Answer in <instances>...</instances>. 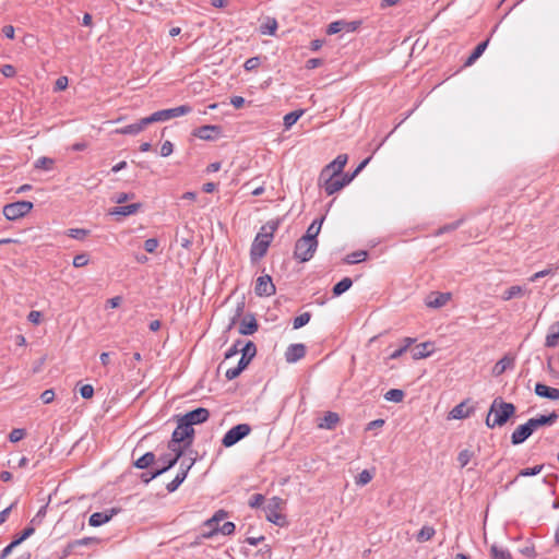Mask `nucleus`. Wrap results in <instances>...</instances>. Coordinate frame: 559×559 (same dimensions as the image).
I'll list each match as a JSON object with an SVG mask.
<instances>
[{"mask_svg":"<svg viewBox=\"0 0 559 559\" xmlns=\"http://www.w3.org/2000/svg\"><path fill=\"white\" fill-rule=\"evenodd\" d=\"M306 355V346L304 344H292L285 352V358L287 362H296L304 358Z\"/></svg>","mask_w":559,"mask_h":559,"instance_id":"412c9836","label":"nucleus"},{"mask_svg":"<svg viewBox=\"0 0 559 559\" xmlns=\"http://www.w3.org/2000/svg\"><path fill=\"white\" fill-rule=\"evenodd\" d=\"M156 456L153 452H146L134 462V466L139 469H144L154 464Z\"/></svg>","mask_w":559,"mask_h":559,"instance_id":"473e14b6","label":"nucleus"},{"mask_svg":"<svg viewBox=\"0 0 559 559\" xmlns=\"http://www.w3.org/2000/svg\"><path fill=\"white\" fill-rule=\"evenodd\" d=\"M559 344V321L551 324L545 341L546 347H556Z\"/></svg>","mask_w":559,"mask_h":559,"instance_id":"a878e982","label":"nucleus"},{"mask_svg":"<svg viewBox=\"0 0 559 559\" xmlns=\"http://www.w3.org/2000/svg\"><path fill=\"white\" fill-rule=\"evenodd\" d=\"M69 80L67 76H59L55 82V91H63L67 88Z\"/></svg>","mask_w":559,"mask_h":559,"instance_id":"e2e57ef3","label":"nucleus"},{"mask_svg":"<svg viewBox=\"0 0 559 559\" xmlns=\"http://www.w3.org/2000/svg\"><path fill=\"white\" fill-rule=\"evenodd\" d=\"M194 459H192L190 461V463H188L187 465V468H182L181 471L178 472V474L176 475V477L167 484L166 486V489L168 492H174L178 489V487L183 483V480L186 479L187 475H188V472L189 469L191 468V466L194 464Z\"/></svg>","mask_w":559,"mask_h":559,"instance_id":"393cba45","label":"nucleus"},{"mask_svg":"<svg viewBox=\"0 0 559 559\" xmlns=\"http://www.w3.org/2000/svg\"><path fill=\"white\" fill-rule=\"evenodd\" d=\"M283 504V499L280 497H273L269 500L265 506L266 520L276 524L282 525L284 521V515L278 512Z\"/></svg>","mask_w":559,"mask_h":559,"instance_id":"1a4fd4ad","label":"nucleus"},{"mask_svg":"<svg viewBox=\"0 0 559 559\" xmlns=\"http://www.w3.org/2000/svg\"><path fill=\"white\" fill-rule=\"evenodd\" d=\"M34 532H35L34 527L27 526L12 542L15 543L16 546H19L21 543H23L25 539H27L29 536H32L34 534Z\"/></svg>","mask_w":559,"mask_h":559,"instance_id":"de8ad7c7","label":"nucleus"},{"mask_svg":"<svg viewBox=\"0 0 559 559\" xmlns=\"http://www.w3.org/2000/svg\"><path fill=\"white\" fill-rule=\"evenodd\" d=\"M278 224V221H270L266 225L262 226L261 231L258 233L251 246L250 254L252 260H258L265 255Z\"/></svg>","mask_w":559,"mask_h":559,"instance_id":"f03ea898","label":"nucleus"},{"mask_svg":"<svg viewBox=\"0 0 559 559\" xmlns=\"http://www.w3.org/2000/svg\"><path fill=\"white\" fill-rule=\"evenodd\" d=\"M304 110H295L284 116L285 129H290L297 120L302 116Z\"/></svg>","mask_w":559,"mask_h":559,"instance_id":"a19ab883","label":"nucleus"},{"mask_svg":"<svg viewBox=\"0 0 559 559\" xmlns=\"http://www.w3.org/2000/svg\"><path fill=\"white\" fill-rule=\"evenodd\" d=\"M435 534H436V531L432 526L425 525L417 533L416 540L419 543L430 540L435 536Z\"/></svg>","mask_w":559,"mask_h":559,"instance_id":"e433bc0d","label":"nucleus"},{"mask_svg":"<svg viewBox=\"0 0 559 559\" xmlns=\"http://www.w3.org/2000/svg\"><path fill=\"white\" fill-rule=\"evenodd\" d=\"M53 165V160L49 157H40L35 163V168L43 170H50Z\"/></svg>","mask_w":559,"mask_h":559,"instance_id":"8fccbe9b","label":"nucleus"},{"mask_svg":"<svg viewBox=\"0 0 559 559\" xmlns=\"http://www.w3.org/2000/svg\"><path fill=\"white\" fill-rule=\"evenodd\" d=\"M360 25H361V21H349V22L343 21V20L335 21V22H332L331 24H329L326 34L334 35L342 31H345L347 33L355 32L358 29V27Z\"/></svg>","mask_w":559,"mask_h":559,"instance_id":"4468645a","label":"nucleus"},{"mask_svg":"<svg viewBox=\"0 0 559 559\" xmlns=\"http://www.w3.org/2000/svg\"><path fill=\"white\" fill-rule=\"evenodd\" d=\"M264 496L261 493H254L249 499V506L253 509L261 507L264 503Z\"/></svg>","mask_w":559,"mask_h":559,"instance_id":"864d4df0","label":"nucleus"},{"mask_svg":"<svg viewBox=\"0 0 559 559\" xmlns=\"http://www.w3.org/2000/svg\"><path fill=\"white\" fill-rule=\"evenodd\" d=\"M242 344L241 341H237L225 354V359H229L234 356H236L239 352H241V348L239 347Z\"/></svg>","mask_w":559,"mask_h":559,"instance_id":"052dcab7","label":"nucleus"},{"mask_svg":"<svg viewBox=\"0 0 559 559\" xmlns=\"http://www.w3.org/2000/svg\"><path fill=\"white\" fill-rule=\"evenodd\" d=\"M87 234L88 230L83 228H71L68 230V236L78 240L84 239Z\"/></svg>","mask_w":559,"mask_h":559,"instance_id":"603ef678","label":"nucleus"},{"mask_svg":"<svg viewBox=\"0 0 559 559\" xmlns=\"http://www.w3.org/2000/svg\"><path fill=\"white\" fill-rule=\"evenodd\" d=\"M557 269L558 267L556 266V267H549V269H545L543 271L536 272L535 274H533L530 277V282H536L537 280H539L542 277L554 274Z\"/></svg>","mask_w":559,"mask_h":559,"instance_id":"5fc2aeb1","label":"nucleus"},{"mask_svg":"<svg viewBox=\"0 0 559 559\" xmlns=\"http://www.w3.org/2000/svg\"><path fill=\"white\" fill-rule=\"evenodd\" d=\"M298 246H299V239L296 241V245H295V250H294V258L299 260L300 262H307L309 261L316 251H312L311 249L310 252H305V251H308L307 250V247H304L302 249H298Z\"/></svg>","mask_w":559,"mask_h":559,"instance_id":"f704fd0d","label":"nucleus"},{"mask_svg":"<svg viewBox=\"0 0 559 559\" xmlns=\"http://www.w3.org/2000/svg\"><path fill=\"white\" fill-rule=\"evenodd\" d=\"M513 365V359L509 357L501 358L493 367V374L500 376L509 367Z\"/></svg>","mask_w":559,"mask_h":559,"instance_id":"58836bf2","label":"nucleus"},{"mask_svg":"<svg viewBox=\"0 0 559 559\" xmlns=\"http://www.w3.org/2000/svg\"><path fill=\"white\" fill-rule=\"evenodd\" d=\"M88 263V255L85 253L76 254L73 259V265L75 267L85 266Z\"/></svg>","mask_w":559,"mask_h":559,"instance_id":"bf43d9fd","label":"nucleus"},{"mask_svg":"<svg viewBox=\"0 0 559 559\" xmlns=\"http://www.w3.org/2000/svg\"><path fill=\"white\" fill-rule=\"evenodd\" d=\"M25 430L21 428L13 429L9 435V440L11 442H19L25 437Z\"/></svg>","mask_w":559,"mask_h":559,"instance_id":"4d7b16f0","label":"nucleus"},{"mask_svg":"<svg viewBox=\"0 0 559 559\" xmlns=\"http://www.w3.org/2000/svg\"><path fill=\"white\" fill-rule=\"evenodd\" d=\"M490 557L491 559H513L511 552L507 548L496 544L490 547Z\"/></svg>","mask_w":559,"mask_h":559,"instance_id":"72a5a7b5","label":"nucleus"},{"mask_svg":"<svg viewBox=\"0 0 559 559\" xmlns=\"http://www.w3.org/2000/svg\"><path fill=\"white\" fill-rule=\"evenodd\" d=\"M83 399H91L94 395V388L91 384H85L80 389Z\"/></svg>","mask_w":559,"mask_h":559,"instance_id":"69168bd1","label":"nucleus"},{"mask_svg":"<svg viewBox=\"0 0 559 559\" xmlns=\"http://www.w3.org/2000/svg\"><path fill=\"white\" fill-rule=\"evenodd\" d=\"M187 448L188 447H185V444L181 442H178V445L170 447V441H169L168 449L173 453H167V454H164L158 457V462H166V459H167V465H165L163 467L155 468L152 473V477H158L159 475L164 474L165 472H167L168 469L174 467L177 464V462L179 461V459L182 456L185 449H187Z\"/></svg>","mask_w":559,"mask_h":559,"instance_id":"7ed1b4c3","label":"nucleus"},{"mask_svg":"<svg viewBox=\"0 0 559 559\" xmlns=\"http://www.w3.org/2000/svg\"><path fill=\"white\" fill-rule=\"evenodd\" d=\"M558 419V414L556 412L550 413L549 415H539L535 418H530L528 421L532 426L533 431L537 430L544 426H551Z\"/></svg>","mask_w":559,"mask_h":559,"instance_id":"4be33fe9","label":"nucleus"},{"mask_svg":"<svg viewBox=\"0 0 559 559\" xmlns=\"http://www.w3.org/2000/svg\"><path fill=\"white\" fill-rule=\"evenodd\" d=\"M543 468H544L543 464L536 465L533 467L523 468L520 471L518 476H521V477L535 476V475L539 474L543 471Z\"/></svg>","mask_w":559,"mask_h":559,"instance_id":"09e8293b","label":"nucleus"},{"mask_svg":"<svg viewBox=\"0 0 559 559\" xmlns=\"http://www.w3.org/2000/svg\"><path fill=\"white\" fill-rule=\"evenodd\" d=\"M235 524L233 522H225L221 527H215L210 530L207 533H203L204 538H211L216 533H222L223 535H231L235 532Z\"/></svg>","mask_w":559,"mask_h":559,"instance_id":"cd10ccee","label":"nucleus"},{"mask_svg":"<svg viewBox=\"0 0 559 559\" xmlns=\"http://www.w3.org/2000/svg\"><path fill=\"white\" fill-rule=\"evenodd\" d=\"M432 353V344L429 342L421 343L413 348L412 356L414 359L428 357Z\"/></svg>","mask_w":559,"mask_h":559,"instance_id":"c85d7f7f","label":"nucleus"},{"mask_svg":"<svg viewBox=\"0 0 559 559\" xmlns=\"http://www.w3.org/2000/svg\"><path fill=\"white\" fill-rule=\"evenodd\" d=\"M192 108L189 105H181L175 108H168V109H162L158 111L153 112L148 117H146V120L148 124L155 123V122H164L168 121L170 119L188 115L191 112Z\"/></svg>","mask_w":559,"mask_h":559,"instance_id":"20e7f679","label":"nucleus"},{"mask_svg":"<svg viewBox=\"0 0 559 559\" xmlns=\"http://www.w3.org/2000/svg\"><path fill=\"white\" fill-rule=\"evenodd\" d=\"M515 406L512 403L504 402L501 397L493 400L486 417L488 428L501 427L515 414Z\"/></svg>","mask_w":559,"mask_h":559,"instance_id":"f257e3e1","label":"nucleus"},{"mask_svg":"<svg viewBox=\"0 0 559 559\" xmlns=\"http://www.w3.org/2000/svg\"><path fill=\"white\" fill-rule=\"evenodd\" d=\"M535 394L539 397L557 401L559 400V389L548 386L544 383H536L535 385Z\"/></svg>","mask_w":559,"mask_h":559,"instance_id":"5701e85b","label":"nucleus"},{"mask_svg":"<svg viewBox=\"0 0 559 559\" xmlns=\"http://www.w3.org/2000/svg\"><path fill=\"white\" fill-rule=\"evenodd\" d=\"M158 247V240L156 238H148L144 241V249L148 253H154Z\"/></svg>","mask_w":559,"mask_h":559,"instance_id":"13d9d810","label":"nucleus"},{"mask_svg":"<svg viewBox=\"0 0 559 559\" xmlns=\"http://www.w3.org/2000/svg\"><path fill=\"white\" fill-rule=\"evenodd\" d=\"M27 320L31 322V323H34V324H39L40 321H41V312L39 311H36V310H32L28 316H27Z\"/></svg>","mask_w":559,"mask_h":559,"instance_id":"774afa93","label":"nucleus"},{"mask_svg":"<svg viewBox=\"0 0 559 559\" xmlns=\"http://www.w3.org/2000/svg\"><path fill=\"white\" fill-rule=\"evenodd\" d=\"M488 43H489V39L485 40V41H481L479 43L475 49L473 50V52L469 55V57L466 59L464 66L465 67H469L472 66L483 53L484 51L486 50L487 46H488Z\"/></svg>","mask_w":559,"mask_h":559,"instance_id":"2f4dec72","label":"nucleus"},{"mask_svg":"<svg viewBox=\"0 0 559 559\" xmlns=\"http://www.w3.org/2000/svg\"><path fill=\"white\" fill-rule=\"evenodd\" d=\"M251 432L248 424H238L230 428L222 439V444L230 448Z\"/></svg>","mask_w":559,"mask_h":559,"instance_id":"6e6552de","label":"nucleus"},{"mask_svg":"<svg viewBox=\"0 0 559 559\" xmlns=\"http://www.w3.org/2000/svg\"><path fill=\"white\" fill-rule=\"evenodd\" d=\"M324 221V217H321L319 219H314L310 226L308 227L306 235L299 238V246L298 249H302L304 247H307L308 252H310L309 249L312 251H317L318 248V240L317 236L319 235L321 230L322 223ZM307 253V251H305Z\"/></svg>","mask_w":559,"mask_h":559,"instance_id":"39448f33","label":"nucleus"},{"mask_svg":"<svg viewBox=\"0 0 559 559\" xmlns=\"http://www.w3.org/2000/svg\"><path fill=\"white\" fill-rule=\"evenodd\" d=\"M405 394L400 389H391L384 394V399L390 402L400 403L403 401Z\"/></svg>","mask_w":559,"mask_h":559,"instance_id":"79ce46f5","label":"nucleus"},{"mask_svg":"<svg viewBox=\"0 0 559 559\" xmlns=\"http://www.w3.org/2000/svg\"><path fill=\"white\" fill-rule=\"evenodd\" d=\"M469 400H465L462 403L454 406L449 413V418L451 419H465L469 417L474 413V407L467 406Z\"/></svg>","mask_w":559,"mask_h":559,"instance_id":"aec40b11","label":"nucleus"},{"mask_svg":"<svg viewBox=\"0 0 559 559\" xmlns=\"http://www.w3.org/2000/svg\"><path fill=\"white\" fill-rule=\"evenodd\" d=\"M276 292L272 277L267 274L261 275L257 278L254 293L260 297H270Z\"/></svg>","mask_w":559,"mask_h":559,"instance_id":"9d476101","label":"nucleus"},{"mask_svg":"<svg viewBox=\"0 0 559 559\" xmlns=\"http://www.w3.org/2000/svg\"><path fill=\"white\" fill-rule=\"evenodd\" d=\"M40 399L43 401L44 404H49L53 401L55 399V392L53 390L49 389V390H45L41 395H40Z\"/></svg>","mask_w":559,"mask_h":559,"instance_id":"338daca9","label":"nucleus"},{"mask_svg":"<svg viewBox=\"0 0 559 559\" xmlns=\"http://www.w3.org/2000/svg\"><path fill=\"white\" fill-rule=\"evenodd\" d=\"M258 329L259 324L254 314L248 313L241 319L239 325V333L241 335H252L258 331Z\"/></svg>","mask_w":559,"mask_h":559,"instance_id":"a211bd4d","label":"nucleus"},{"mask_svg":"<svg viewBox=\"0 0 559 559\" xmlns=\"http://www.w3.org/2000/svg\"><path fill=\"white\" fill-rule=\"evenodd\" d=\"M372 477H373V475L370 471L364 469L356 477V485L365 486L371 481Z\"/></svg>","mask_w":559,"mask_h":559,"instance_id":"a18cd8bd","label":"nucleus"},{"mask_svg":"<svg viewBox=\"0 0 559 559\" xmlns=\"http://www.w3.org/2000/svg\"><path fill=\"white\" fill-rule=\"evenodd\" d=\"M194 429L193 427H189L185 424L181 417L178 419L177 428L174 430L170 439V447L178 445V442L185 444V447H190L193 441Z\"/></svg>","mask_w":559,"mask_h":559,"instance_id":"423d86ee","label":"nucleus"},{"mask_svg":"<svg viewBox=\"0 0 559 559\" xmlns=\"http://www.w3.org/2000/svg\"><path fill=\"white\" fill-rule=\"evenodd\" d=\"M117 511L115 509H111L109 511L104 512H95L93 513L88 519V524L91 526L97 527L100 526L111 520L114 514H116Z\"/></svg>","mask_w":559,"mask_h":559,"instance_id":"b1692460","label":"nucleus"},{"mask_svg":"<svg viewBox=\"0 0 559 559\" xmlns=\"http://www.w3.org/2000/svg\"><path fill=\"white\" fill-rule=\"evenodd\" d=\"M311 314L309 312H304L296 317L293 321L294 329H300L306 325L310 321Z\"/></svg>","mask_w":559,"mask_h":559,"instance_id":"49530a36","label":"nucleus"},{"mask_svg":"<svg viewBox=\"0 0 559 559\" xmlns=\"http://www.w3.org/2000/svg\"><path fill=\"white\" fill-rule=\"evenodd\" d=\"M473 457H474V452L468 449H464L459 453L457 462L460 463L461 467H465L471 462V460Z\"/></svg>","mask_w":559,"mask_h":559,"instance_id":"c03bdc74","label":"nucleus"},{"mask_svg":"<svg viewBox=\"0 0 559 559\" xmlns=\"http://www.w3.org/2000/svg\"><path fill=\"white\" fill-rule=\"evenodd\" d=\"M526 289L523 286L514 285L504 290L501 298L504 301L511 300L513 298H521L524 296Z\"/></svg>","mask_w":559,"mask_h":559,"instance_id":"7c9ffc66","label":"nucleus"},{"mask_svg":"<svg viewBox=\"0 0 559 559\" xmlns=\"http://www.w3.org/2000/svg\"><path fill=\"white\" fill-rule=\"evenodd\" d=\"M353 285V281L349 277H344L338 283H336L333 287L334 296H340L346 290H348Z\"/></svg>","mask_w":559,"mask_h":559,"instance_id":"4c0bfd02","label":"nucleus"},{"mask_svg":"<svg viewBox=\"0 0 559 559\" xmlns=\"http://www.w3.org/2000/svg\"><path fill=\"white\" fill-rule=\"evenodd\" d=\"M318 183L322 189H324L328 195H332L344 188V183H342L338 176L335 175H328L323 178L322 174H320Z\"/></svg>","mask_w":559,"mask_h":559,"instance_id":"9b49d317","label":"nucleus"},{"mask_svg":"<svg viewBox=\"0 0 559 559\" xmlns=\"http://www.w3.org/2000/svg\"><path fill=\"white\" fill-rule=\"evenodd\" d=\"M347 155L346 154H340L336 156L334 160H332L330 164H328L320 174H322V177L325 178L328 175H335L340 176L343 173V169L345 165L347 164Z\"/></svg>","mask_w":559,"mask_h":559,"instance_id":"ddd939ff","label":"nucleus"},{"mask_svg":"<svg viewBox=\"0 0 559 559\" xmlns=\"http://www.w3.org/2000/svg\"><path fill=\"white\" fill-rule=\"evenodd\" d=\"M340 421V416L337 413L328 412L319 423V428L324 429H333Z\"/></svg>","mask_w":559,"mask_h":559,"instance_id":"c756f323","label":"nucleus"},{"mask_svg":"<svg viewBox=\"0 0 559 559\" xmlns=\"http://www.w3.org/2000/svg\"><path fill=\"white\" fill-rule=\"evenodd\" d=\"M141 206H142L141 203H132L129 205H122V206L115 207L110 212V214L111 215L130 216V215L135 214L141 209Z\"/></svg>","mask_w":559,"mask_h":559,"instance_id":"bb28decb","label":"nucleus"},{"mask_svg":"<svg viewBox=\"0 0 559 559\" xmlns=\"http://www.w3.org/2000/svg\"><path fill=\"white\" fill-rule=\"evenodd\" d=\"M33 209V203L29 201H17L7 204L3 207V215L9 221L19 219L28 214Z\"/></svg>","mask_w":559,"mask_h":559,"instance_id":"0eeeda50","label":"nucleus"},{"mask_svg":"<svg viewBox=\"0 0 559 559\" xmlns=\"http://www.w3.org/2000/svg\"><path fill=\"white\" fill-rule=\"evenodd\" d=\"M451 297V293L432 292L427 296L425 304L428 308L438 309L445 306Z\"/></svg>","mask_w":559,"mask_h":559,"instance_id":"2eb2a0df","label":"nucleus"},{"mask_svg":"<svg viewBox=\"0 0 559 559\" xmlns=\"http://www.w3.org/2000/svg\"><path fill=\"white\" fill-rule=\"evenodd\" d=\"M225 518H227V512L224 510H218L214 513V515L211 519L204 522V525L210 527L211 530L219 527L218 523L223 521Z\"/></svg>","mask_w":559,"mask_h":559,"instance_id":"c9c22d12","label":"nucleus"},{"mask_svg":"<svg viewBox=\"0 0 559 559\" xmlns=\"http://www.w3.org/2000/svg\"><path fill=\"white\" fill-rule=\"evenodd\" d=\"M221 133V127L206 124L193 130V135L205 141H212Z\"/></svg>","mask_w":559,"mask_h":559,"instance_id":"f3484780","label":"nucleus"},{"mask_svg":"<svg viewBox=\"0 0 559 559\" xmlns=\"http://www.w3.org/2000/svg\"><path fill=\"white\" fill-rule=\"evenodd\" d=\"M148 126V122L146 120V117L141 118L138 122L128 124L122 128H118L114 131L116 134H130V135H136L140 132H142L146 127Z\"/></svg>","mask_w":559,"mask_h":559,"instance_id":"6ab92c4d","label":"nucleus"},{"mask_svg":"<svg viewBox=\"0 0 559 559\" xmlns=\"http://www.w3.org/2000/svg\"><path fill=\"white\" fill-rule=\"evenodd\" d=\"M210 417V412L207 408L199 407L195 408L186 415L181 416V419L189 427H193V425L202 424L206 421Z\"/></svg>","mask_w":559,"mask_h":559,"instance_id":"f8f14e48","label":"nucleus"},{"mask_svg":"<svg viewBox=\"0 0 559 559\" xmlns=\"http://www.w3.org/2000/svg\"><path fill=\"white\" fill-rule=\"evenodd\" d=\"M533 429L527 420L525 424L520 425L511 435V442L513 445L523 443L527 438L533 435Z\"/></svg>","mask_w":559,"mask_h":559,"instance_id":"dca6fc26","label":"nucleus"},{"mask_svg":"<svg viewBox=\"0 0 559 559\" xmlns=\"http://www.w3.org/2000/svg\"><path fill=\"white\" fill-rule=\"evenodd\" d=\"M174 152V144L170 141H165L160 147V155L167 157Z\"/></svg>","mask_w":559,"mask_h":559,"instance_id":"680f3d73","label":"nucleus"},{"mask_svg":"<svg viewBox=\"0 0 559 559\" xmlns=\"http://www.w3.org/2000/svg\"><path fill=\"white\" fill-rule=\"evenodd\" d=\"M242 372V370L236 366V367H231V368H228L226 370V373H225V377L228 379V380H234L236 379L240 373Z\"/></svg>","mask_w":559,"mask_h":559,"instance_id":"0e129e2a","label":"nucleus"},{"mask_svg":"<svg viewBox=\"0 0 559 559\" xmlns=\"http://www.w3.org/2000/svg\"><path fill=\"white\" fill-rule=\"evenodd\" d=\"M241 353L243 356H248L249 358H253L257 354V347L253 342L249 341L241 347Z\"/></svg>","mask_w":559,"mask_h":559,"instance_id":"3c124183","label":"nucleus"},{"mask_svg":"<svg viewBox=\"0 0 559 559\" xmlns=\"http://www.w3.org/2000/svg\"><path fill=\"white\" fill-rule=\"evenodd\" d=\"M277 29V22L275 19L269 17L265 23L260 26V32L263 35H274Z\"/></svg>","mask_w":559,"mask_h":559,"instance_id":"ea45409f","label":"nucleus"},{"mask_svg":"<svg viewBox=\"0 0 559 559\" xmlns=\"http://www.w3.org/2000/svg\"><path fill=\"white\" fill-rule=\"evenodd\" d=\"M367 255H368L367 251H364V250L355 251L347 255L346 262L349 264L359 263V262L365 261Z\"/></svg>","mask_w":559,"mask_h":559,"instance_id":"37998d69","label":"nucleus"},{"mask_svg":"<svg viewBox=\"0 0 559 559\" xmlns=\"http://www.w3.org/2000/svg\"><path fill=\"white\" fill-rule=\"evenodd\" d=\"M261 64L259 57H251L246 60L243 68L247 71H253Z\"/></svg>","mask_w":559,"mask_h":559,"instance_id":"6e6d98bb","label":"nucleus"}]
</instances>
